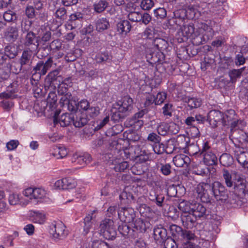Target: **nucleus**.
I'll return each instance as SVG.
<instances>
[{"instance_id":"51","label":"nucleus","mask_w":248,"mask_h":248,"mask_svg":"<svg viewBox=\"0 0 248 248\" xmlns=\"http://www.w3.org/2000/svg\"><path fill=\"white\" fill-rule=\"evenodd\" d=\"M110 60V56L108 52L99 53L95 56V60L98 63H102Z\"/></svg>"},{"instance_id":"17","label":"nucleus","mask_w":248,"mask_h":248,"mask_svg":"<svg viewBox=\"0 0 248 248\" xmlns=\"http://www.w3.org/2000/svg\"><path fill=\"white\" fill-rule=\"evenodd\" d=\"M24 45L26 46L31 47L32 50H36L38 49V40L34 32L31 31L28 32L25 38Z\"/></svg>"},{"instance_id":"27","label":"nucleus","mask_w":248,"mask_h":248,"mask_svg":"<svg viewBox=\"0 0 248 248\" xmlns=\"http://www.w3.org/2000/svg\"><path fill=\"white\" fill-rule=\"evenodd\" d=\"M174 17L173 21L178 26H181L186 17V11L185 9H180L173 12Z\"/></svg>"},{"instance_id":"57","label":"nucleus","mask_w":248,"mask_h":248,"mask_svg":"<svg viewBox=\"0 0 248 248\" xmlns=\"http://www.w3.org/2000/svg\"><path fill=\"white\" fill-rule=\"evenodd\" d=\"M153 148L155 153L157 154H161L165 151V145L162 143H160V141L155 143L153 146Z\"/></svg>"},{"instance_id":"32","label":"nucleus","mask_w":248,"mask_h":248,"mask_svg":"<svg viewBox=\"0 0 248 248\" xmlns=\"http://www.w3.org/2000/svg\"><path fill=\"white\" fill-rule=\"evenodd\" d=\"M39 32L41 42L46 43L50 40L52 34L51 29L48 26H42L40 28Z\"/></svg>"},{"instance_id":"35","label":"nucleus","mask_w":248,"mask_h":248,"mask_svg":"<svg viewBox=\"0 0 248 248\" xmlns=\"http://www.w3.org/2000/svg\"><path fill=\"white\" fill-rule=\"evenodd\" d=\"M199 28L202 29L205 33L203 34V37L207 40L211 39L214 35V31L211 25H208L207 23H201L200 24Z\"/></svg>"},{"instance_id":"23","label":"nucleus","mask_w":248,"mask_h":248,"mask_svg":"<svg viewBox=\"0 0 248 248\" xmlns=\"http://www.w3.org/2000/svg\"><path fill=\"white\" fill-rule=\"evenodd\" d=\"M193 208L192 214L196 218L206 217L209 214V211L206 207L201 203H194Z\"/></svg>"},{"instance_id":"46","label":"nucleus","mask_w":248,"mask_h":248,"mask_svg":"<svg viewBox=\"0 0 248 248\" xmlns=\"http://www.w3.org/2000/svg\"><path fill=\"white\" fill-rule=\"evenodd\" d=\"M88 122L87 118L81 114L77 116L76 118L74 117L72 123L76 127H81L84 126Z\"/></svg>"},{"instance_id":"3","label":"nucleus","mask_w":248,"mask_h":248,"mask_svg":"<svg viewBox=\"0 0 248 248\" xmlns=\"http://www.w3.org/2000/svg\"><path fill=\"white\" fill-rule=\"evenodd\" d=\"M32 50L31 49L25 50L23 51L19 59L20 66L15 69V73H19L21 70L24 72L31 71V65L33 59Z\"/></svg>"},{"instance_id":"60","label":"nucleus","mask_w":248,"mask_h":248,"mask_svg":"<svg viewBox=\"0 0 248 248\" xmlns=\"http://www.w3.org/2000/svg\"><path fill=\"white\" fill-rule=\"evenodd\" d=\"M167 94L164 92L158 93L156 97H155V105H159L163 103L166 99Z\"/></svg>"},{"instance_id":"4","label":"nucleus","mask_w":248,"mask_h":248,"mask_svg":"<svg viewBox=\"0 0 248 248\" xmlns=\"http://www.w3.org/2000/svg\"><path fill=\"white\" fill-rule=\"evenodd\" d=\"M200 155L203 157V162L206 165L212 166L217 164V157L212 152L208 141L203 142Z\"/></svg>"},{"instance_id":"1","label":"nucleus","mask_w":248,"mask_h":248,"mask_svg":"<svg viewBox=\"0 0 248 248\" xmlns=\"http://www.w3.org/2000/svg\"><path fill=\"white\" fill-rule=\"evenodd\" d=\"M116 108L117 112L114 113L111 119L114 121H118L124 116L120 113H125L130 111L133 108V100L129 96H124L121 100L117 102Z\"/></svg>"},{"instance_id":"47","label":"nucleus","mask_w":248,"mask_h":248,"mask_svg":"<svg viewBox=\"0 0 248 248\" xmlns=\"http://www.w3.org/2000/svg\"><path fill=\"white\" fill-rule=\"evenodd\" d=\"M170 232L174 237L180 238L184 230L180 226L172 224L170 226Z\"/></svg>"},{"instance_id":"25","label":"nucleus","mask_w":248,"mask_h":248,"mask_svg":"<svg viewBox=\"0 0 248 248\" xmlns=\"http://www.w3.org/2000/svg\"><path fill=\"white\" fill-rule=\"evenodd\" d=\"M173 162L177 167H183L185 165L187 167L190 162V159L185 155L180 154L173 157Z\"/></svg>"},{"instance_id":"63","label":"nucleus","mask_w":248,"mask_h":248,"mask_svg":"<svg viewBox=\"0 0 248 248\" xmlns=\"http://www.w3.org/2000/svg\"><path fill=\"white\" fill-rule=\"evenodd\" d=\"M154 14L157 18L163 19L167 16V11L164 8H158L154 10Z\"/></svg>"},{"instance_id":"31","label":"nucleus","mask_w":248,"mask_h":248,"mask_svg":"<svg viewBox=\"0 0 248 248\" xmlns=\"http://www.w3.org/2000/svg\"><path fill=\"white\" fill-rule=\"evenodd\" d=\"M117 28L120 34L126 35L130 31L131 25L128 20H124L118 23Z\"/></svg>"},{"instance_id":"53","label":"nucleus","mask_w":248,"mask_h":248,"mask_svg":"<svg viewBox=\"0 0 248 248\" xmlns=\"http://www.w3.org/2000/svg\"><path fill=\"white\" fill-rule=\"evenodd\" d=\"M196 237L195 234L191 231L184 230L180 239L186 240L187 242H189V241L195 240Z\"/></svg>"},{"instance_id":"36","label":"nucleus","mask_w":248,"mask_h":248,"mask_svg":"<svg viewBox=\"0 0 248 248\" xmlns=\"http://www.w3.org/2000/svg\"><path fill=\"white\" fill-rule=\"evenodd\" d=\"M193 206V203L183 201L179 204L178 207L182 212L181 215H186L192 213Z\"/></svg>"},{"instance_id":"59","label":"nucleus","mask_w":248,"mask_h":248,"mask_svg":"<svg viewBox=\"0 0 248 248\" xmlns=\"http://www.w3.org/2000/svg\"><path fill=\"white\" fill-rule=\"evenodd\" d=\"M187 151L190 155H196L199 152L201 153V150L199 149L197 144H191L187 147Z\"/></svg>"},{"instance_id":"26","label":"nucleus","mask_w":248,"mask_h":248,"mask_svg":"<svg viewBox=\"0 0 248 248\" xmlns=\"http://www.w3.org/2000/svg\"><path fill=\"white\" fill-rule=\"evenodd\" d=\"M149 222H145L140 218L136 219L133 226V233L134 232H136L137 233L144 232L149 227Z\"/></svg>"},{"instance_id":"40","label":"nucleus","mask_w":248,"mask_h":248,"mask_svg":"<svg viewBox=\"0 0 248 248\" xmlns=\"http://www.w3.org/2000/svg\"><path fill=\"white\" fill-rule=\"evenodd\" d=\"M4 53L8 59H14L18 54L17 47L13 45L6 46L4 48Z\"/></svg>"},{"instance_id":"43","label":"nucleus","mask_w":248,"mask_h":248,"mask_svg":"<svg viewBox=\"0 0 248 248\" xmlns=\"http://www.w3.org/2000/svg\"><path fill=\"white\" fill-rule=\"evenodd\" d=\"M132 188L131 186L125 187L120 195V198L121 199H127L130 202L135 201V199L132 193Z\"/></svg>"},{"instance_id":"7","label":"nucleus","mask_w":248,"mask_h":248,"mask_svg":"<svg viewBox=\"0 0 248 248\" xmlns=\"http://www.w3.org/2000/svg\"><path fill=\"white\" fill-rule=\"evenodd\" d=\"M53 64L56 65L55 63H54L53 58L50 56L45 62L43 61H39L36 65L32 68V70L31 72L33 75L38 74L40 76H44L46 74Z\"/></svg>"},{"instance_id":"34","label":"nucleus","mask_w":248,"mask_h":248,"mask_svg":"<svg viewBox=\"0 0 248 248\" xmlns=\"http://www.w3.org/2000/svg\"><path fill=\"white\" fill-rule=\"evenodd\" d=\"M126 222L123 223L120 225L118 228V230L120 233L124 236L134 237L136 236L133 231L128 225L126 224Z\"/></svg>"},{"instance_id":"12","label":"nucleus","mask_w":248,"mask_h":248,"mask_svg":"<svg viewBox=\"0 0 248 248\" xmlns=\"http://www.w3.org/2000/svg\"><path fill=\"white\" fill-rule=\"evenodd\" d=\"M118 214L120 219L124 222H131L133 221L135 217L134 209L130 207L121 208Z\"/></svg>"},{"instance_id":"58","label":"nucleus","mask_w":248,"mask_h":248,"mask_svg":"<svg viewBox=\"0 0 248 248\" xmlns=\"http://www.w3.org/2000/svg\"><path fill=\"white\" fill-rule=\"evenodd\" d=\"M229 76L230 78V82L234 83L236 82L238 78H240L241 75L239 74V71L236 69H232L230 70L228 72Z\"/></svg>"},{"instance_id":"24","label":"nucleus","mask_w":248,"mask_h":248,"mask_svg":"<svg viewBox=\"0 0 248 248\" xmlns=\"http://www.w3.org/2000/svg\"><path fill=\"white\" fill-rule=\"evenodd\" d=\"M97 210H94L89 213L84 218L83 231L85 234H87L92 227V220L96 217Z\"/></svg>"},{"instance_id":"42","label":"nucleus","mask_w":248,"mask_h":248,"mask_svg":"<svg viewBox=\"0 0 248 248\" xmlns=\"http://www.w3.org/2000/svg\"><path fill=\"white\" fill-rule=\"evenodd\" d=\"M160 159L158 160L156 163V168L159 169L160 171L162 174L165 176L170 175L171 172V165L169 163L163 164V163L159 162Z\"/></svg>"},{"instance_id":"62","label":"nucleus","mask_w":248,"mask_h":248,"mask_svg":"<svg viewBox=\"0 0 248 248\" xmlns=\"http://www.w3.org/2000/svg\"><path fill=\"white\" fill-rule=\"evenodd\" d=\"M57 95L55 93L51 92L47 98V102L49 104L50 107H53L57 102Z\"/></svg>"},{"instance_id":"18","label":"nucleus","mask_w":248,"mask_h":248,"mask_svg":"<svg viewBox=\"0 0 248 248\" xmlns=\"http://www.w3.org/2000/svg\"><path fill=\"white\" fill-rule=\"evenodd\" d=\"M79 74L80 75L87 78L89 80H93L98 77V70L92 65L88 64L79 71Z\"/></svg>"},{"instance_id":"29","label":"nucleus","mask_w":248,"mask_h":248,"mask_svg":"<svg viewBox=\"0 0 248 248\" xmlns=\"http://www.w3.org/2000/svg\"><path fill=\"white\" fill-rule=\"evenodd\" d=\"M9 202L11 205H15L19 204L21 205H26L28 203L27 200H23V198L18 194H10L8 198Z\"/></svg>"},{"instance_id":"20","label":"nucleus","mask_w":248,"mask_h":248,"mask_svg":"<svg viewBox=\"0 0 248 248\" xmlns=\"http://www.w3.org/2000/svg\"><path fill=\"white\" fill-rule=\"evenodd\" d=\"M236 159L239 164L248 167V149L238 148L235 151Z\"/></svg>"},{"instance_id":"11","label":"nucleus","mask_w":248,"mask_h":248,"mask_svg":"<svg viewBox=\"0 0 248 248\" xmlns=\"http://www.w3.org/2000/svg\"><path fill=\"white\" fill-rule=\"evenodd\" d=\"M207 120L213 127H217L219 124H223V113L219 110H212L208 113Z\"/></svg>"},{"instance_id":"21","label":"nucleus","mask_w":248,"mask_h":248,"mask_svg":"<svg viewBox=\"0 0 248 248\" xmlns=\"http://www.w3.org/2000/svg\"><path fill=\"white\" fill-rule=\"evenodd\" d=\"M5 39L9 42H14L18 37V29L16 26L8 27L4 32Z\"/></svg>"},{"instance_id":"19","label":"nucleus","mask_w":248,"mask_h":248,"mask_svg":"<svg viewBox=\"0 0 248 248\" xmlns=\"http://www.w3.org/2000/svg\"><path fill=\"white\" fill-rule=\"evenodd\" d=\"M71 161L76 164L84 166L91 162L92 161V157L91 155L88 154H84L83 155L75 154L72 157Z\"/></svg>"},{"instance_id":"48","label":"nucleus","mask_w":248,"mask_h":248,"mask_svg":"<svg viewBox=\"0 0 248 248\" xmlns=\"http://www.w3.org/2000/svg\"><path fill=\"white\" fill-rule=\"evenodd\" d=\"M219 161L224 166H230L233 162V158L228 154H223L219 157Z\"/></svg>"},{"instance_id":"54","label":"nucleus","mask_w":248,"mask_h":248,"mask_svg":"<svg viewBox=\"0 0 248 248\" xmlns=\"http://www.w3.org/2000/svg\"><path fill=\"white\" fill-rule=\"evenodd\" d=\"M141 17V13L138 12H131L127 15L128 19L132 22H140Z\"/></svg>"},{"instance_id":"41","label":"nucleus","mask_w":248,"mask_h":248,"mask_svg":"<svg viewBox=\"0 0 248 248\" xmlns=\"http://www.w3.org/2000/svg\"><path fill=\"white\" fill-rule=\"evenodd\" d=\"M109 27V23L106 18L98 19L96 22V29L99 32L107 30Z\"/></svg>"},{"instance_id":"64","label":"nucleus","mask_w":248,"mask_h":248,"mask_svg":"<svg viewBox=\"0 0 248 248\" xmlns=\"http://www.w3.org/2000/svg\"><path fill=\"white\" fill-rule=\"evenodd\" d=\"M164 242L165 248H177L178 247L175 241L171 238H167Z\"/></svg>"},{"instance_id":"52","label":"nucleus","mask_w":248,"mask_h":248,"mask_svg":"<svg viewBox=\"0 0 248 248\" xmlns=\"http://www.w3.org/2000/svg\"><path fill=\"white\" fill-rule=\"evenodd\" d=\"M195 31L194 27L193 25H187L184 26L182 32L183 35L186 38L190 37L194 33Z\"/></svg>"},{"instance_id":"2","label":"nucleus","mask_w":248,"mask_h":248,"mask_svg":"<svg viewBox=\"0 0 248 248\" xmlns=\"http://www.w3.org/2000/svg\"><path fill=\"white\" fill-rule=\"evenodd\" d=\"M99 231L100 234L108 240L114 239L117 235L114 222L111 219L105 218L101 222L99 226Z\"/></svg>"},{"instance_id":"33","label":"nucleus","mask_w":248,"mask_h":248,"mask_svg":"<svg viewBox=\"0 0 248 248\" xmlns=\"http://www.w3.org/2000/svg\"><path fill=\"white\" fill-rule=\"evenodd\" d=\"M147 61L151 64H155L157 62H160L162 61L161 58H163L162 53L150 52L146 54Z\"/></svg>"},{"instance_id":"56","label":"nucleus","mask_w":248,"mask_h":248,"mask_svg":"<svg viewBox=\"0 0 248 248\" xmlns=\"http://www.w3.org/2000/svg\"><path fill=\"white\" fill-rule=\"evenodd\" d=\"M54 16L57 18L64 20L67 18L66 10L64 7L58 9L54 14Z\"/></svg>"},{"instance_id":"6","label":"nucleus","mask_w":248,"mask_h":248,"mask_svg":"<svg viewBox=\"0 0 248 248\" xmlns=\"http://www.w3.org/2000/svg\"><path fill=\"white\" fill-rule=\"evenodd\" d=\"M212 195L217 201H225L228 198V191L220 182L215 181L210 184Z\"/></svg>"},{"instance_id":"30","label":"nucleus","mask_w":248,"mask_h":248,"mask_svg":"<svg viewBox=\"0 0 248 248\" xmlns=\"http://www.w3.org/2000/svg\"><path fill=\"white\" fill-rule=\"evenodd\" d=\"M177 128V125L174 123H170L169 124L166 123H162L157 127L158 133L162 136L166 135L169 131V128Z\"/></svg>"},{"instance_id":"45","label":"nucleus","mask_w":248,"mask_h":248,"mask_svg":"<svg viewBox=\"0 0 248 248\" xmlns=\"http://www.w3.org/2000/svg\"><path fill=\"white\" fill-rule=\"evenodd\" d=\"M50 50L52 53L62 50L64 46H62V41L59 39H56L52 41L48 46Z\"/></svg>"},{"instance_id":"15","label":"nucleus","mask_w":248,"mask_h":248,"mask_svg":"<svg viewBox=\"0 0 248 248\" xmlns=\"http://www.w3.org/2000/svg\"><path fill=\"white\" fill-rule=\"evenodd\" d=\"M154 238L156 243H162L167 238V232L161 225L155 226L154 229Z\"/></svg>"},{"instance_id":"16","label":"nucleus","mask_w":248,"mask_h":248,"mask_svg":"<svg viewBox=\"0 0 248 248\" xmlns=\"http://www.w3.org/2000/svg\"><path fill=\"white\" fill-rule=\"evenodd\" d=\"M222 176L226 186L231 187L233 186L234 181L238 178L239 175L236 171H231L230 172L227 170L223 169L222 170Z\"/></svg>"},{"instance_id":"49","label":"nucleus","mask_w":248,"mask_h":248,"mask_svg":"<svg viewBox=\"0 0 248 248\" xmlns=\"http://www.w3.org/2000/svg\"><path fill=\"white\" fill-rule=\"evenodd\" d=\"M63 189H72L76 187L77 183L75 180L71 177L64 178Z\"/></svg>"},{"instance_id":"28","label":"nucleus","mask_w":248,"mask_h":248,"mask_svg":"<svg viewBox=\"0 0 248 248\" xmlns=\"http://www.w3.org/2000/svg\"><path fill=\"white\" fill-rule=\"evenodd\" d=\"M233 186L234 193L241 195L244 194L246 187V183L245 180L241 178L240 176L234 181Z\"/></svg>"},{"instance_id":"10","label":"nucleus","mask_w":248,"mask_h":248,"mask_svg":"<svg viewBox=\"0 0 248 248\" xmlns=\"http://www.w3.org/2000/svg\"><path fill=\"white\" fill-rule=\"evenodd\" d=\"M23 195L30 199H41L45 197V189L39 187H28L23 192Z\"/></svg>"},{"instance_id":"55","label":"nucleus","mask_w":248,"mask_h":248,"mask_svg":"<svg viewBox=\"0 0 248 248\" xmlns=\"http://www.w3.org/2000/svg\"><path fill=\"white\" fill-rule=\"evenodd\" d=\"M196 122L195 117L190 116L188 117L185 120V124L188 126H192V128L195 132V135L194 136H197L199 134V129L195 126V123Z\"/></svg>"},{"instance_id":"8","label":"nucleus","mask_w":248,"mask_h":248,"mask_svg":"<svg viewBox=\"0 0 248 248\" xmlns=\"http://www.w3.org/2000/svg\"><path fill=\"white\" fill-rule=\"evenodd\" d=\"M243 122L238 119V116L233 109L226 111L223 113V125H231L232 129L235 128L239 124Z\"/></svg>"},{"instance_id":"61","label":"nucleus","mask_w":248,"mask_h":248,"mask_svg":"<svg viewBox=\"0 0 248 248\" xmlns=\"http://www.w3.org/2000/svg\"><path fill=\"white\" fill-rule=\"evenodd\" d=\"M152 0H142L140 3V7L144 10H149L154 6Z\"/></svg>"},{"instance_id":"22","label":"nucleus","mask_w":248,"mask_h":248,"mask_svg":"<svg viewBox=\"0 0 248 248\" xmlns=\"http://www.w3.org/2000/svg\"><path fill=\"white\" fill-rule=\"evenodd\" d=\"M181 218L183 226L187 229H192L196 225L197 218L192 213L181 215Z\"/></svg>"},{"instance_id":"38","label":"nucleus","mask_w":248,"mask_h":248,"mask_svg":"<svg viewBox=\"0 0 248 248\" xmlns=\"http://www.w3.org/2000/svg\"><path fill=\"white\" fill-rule=\"evenodd\" d=\"M186 102L190 109L198 108L202 105V100L200 98L188 97L185 98Z\"/></svg>"},{"instance_id":"37","label":"nucleus","mask_w":248,"mask_h":248,"mask_svg":"<svg viewBox=\"0 0 248 248\" xmlns=\"http://www.w3.org/2000/svg\"><path fill=\"white\" fill-rule=\"evenodd\" d=\"M138 210L141 215L145 217L151 218L155 214L151 207L145 204H140L138 208Z\"/></svg>"},{"instance_id":"5","label":"nucleus","mask_w":248,"mask_h":248,"mask_svg":"<svg viewBox=\"0 0 248 248\" xmlns=\"http://www.w3.org/2000/svg\"><path fill=\"white\" fill-rule=\"evenodd\" d=\"M49 233L55 241H57L65 238L68 234V231L62 222H58L50 226Z\"/></svg>"},{"instance_id":"39","label":"nucleus","mask_w":248,"mask_h":248,"mask_svg":"<svg viewBox=\"0 0 248 248\" xmlns=\"http://www.w3.org/2000/svg\"><path fill=\"white\" fill-rule=\"evenodd\" d=\"M109 3L106 0H100L95 2L93 5V9L95 12L97 13H101L103 12L108 6Z\"/></svg>"},{"instance_id":"50","label":"nucleus","mask_w":248,"mask_h":248,"mask_svg":"<svg viewBox=\"0 0 248 248\" xmlns=\"http://www.w3.org/2000/svg\"><path fill=\"white\" fill-rule=\"evenodd\" d=\"M129 164L127 161H123L117 163L114 167V170L117 172H125L129 170Z\"/></svg>"},{"instance_id":"13","label":"nucleus","mask_w":248,"mask_h":248,"mask_svg":"<svg viewBox=\"0 0 248 248\" xmlns=\"http://www.w3.org/2000/svg\"><path fill=\"white\" fill-rule=\"evenodd\" d=\"M74 120V114L72 113H65L62 114L58 119L56 114L55 115L53 123L55 126L60 124L62 127H65L69 125Z\"/></svg>"},{"instance_id":"14","label":"nucleus","mask_w":248,"mask_h":248,"mask_svg":"<svg viewBox=\"0 0 248 248\" xmlns=\"http://www.w3.org/2000/svg\"><path fill=\"white\" fill-rule=\"evenodd\" d=\"M83 20V14L77 12L70 16V19L67 22V27L71 30L79 28L81 26Z\"/></svg>"},{"instance_id":"44","label":"nucleus","mask_w":248,"mask_h":248,"mask_svg":"<svg viewBox=\"0 0 248 248\" xmlns=\"http://www.w3.org/2000/svg\"><path fill=\"white\" fill-rule=\"evenodd\" d=\"M154 45L155 46L159 51H164L168 46V43L165 39L156 38L154 40Z\"/></svg>"},{"instance_id":"9","label":"nucleus","mask_w":248,"mask_h":248,"mask_svg":"<svg viewBox=\"0 0 248 248\" xmlns=\"http://www.w3.org/2000/svg\"><path fill=\"white\" fill-rule=\"evenodd\" d=\"M210 184L207 183H200L197 186L196 188L197 196L202 202L205 203L210 202V196L208 193V190H210Z\"/></svg>"}]
</instances>
